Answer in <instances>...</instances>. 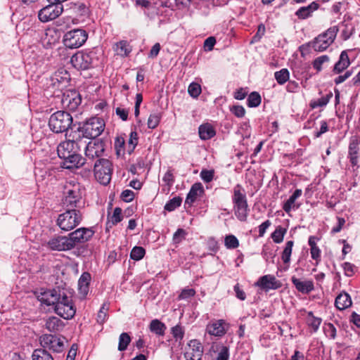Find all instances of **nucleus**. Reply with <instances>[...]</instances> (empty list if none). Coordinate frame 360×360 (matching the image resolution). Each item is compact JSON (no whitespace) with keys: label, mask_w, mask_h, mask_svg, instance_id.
Listing matches in <instances>:
<instances>
[{"label":"nucleus","mask_w":360,"mask_h":360,"mask_svg":"<svg viewBox=\"0 0 360 360\" xmlns=\"http://www.w3.org/2000/svg\"><path fill=\"white\" fill-rule=\"evenodd\" d=\"M68 139L61 142L57 147L58 157L63 160L61 165L63 168L72 169L85 165L84 159L78 153L81 150L82 141L75 140L70 136V132L65 134Z\"/></svg>","instance_id":"nucleus-1"},{"label":"nucleus","mask_w":360,"mask_h":360,"mask_svg":"<svg viewBox=\"0 0 360 360\" xmlns=\"http://www.w3.org/2000/svg\"><path fill=\"white\" fill-rule=\"evenodd\" d=\"M105 128V123L103 119L94 117L84 123H79L75 125L70 131V136L75 140L84 139H95L100 136Z\"/></svg>","instance_id":"nucleus-2"},{"label":"nucleus","mask_w":360,"mask_h":360,"mask_svg":"<svg viewBox=\"0 0 360 360\" xmlns=\"http://www.w3.org/2000/svg\"><path fill=\"white\" fill-rule=\"evenodd\" d=\"M232 202L237 219L245 221L250 210L245 189L240 184H236L233 188Z\"/></svg>","instance_id":"nucleus-3"},{"label":"nucleus","mask_w":360,"mask_h":360,"mask_svg":"<svg viewBox=\"0 0 360 360\" xmlns=\"http://www.w3.org/2000/svg\"><path fill=\"white\" fill-rule=\"evenodd\" d=\"M63 205L67 208L79 209L84 206L79 184L68 182L63 189Z\"/></svg>","instance_id":"nucleus-4"},{"label":"nucleus","mask_w":360,"mask_h":360,"mask_svg":"<svg viewBox=\"0 0 360 360\" xmlns=\"http://www.w3.org/2000/svg\"><path fill=\"white\" fill-rule=\"evenodd\" d=\"M77 125L73 124L72 115L67 111L58 110L53 113L49 120V127L54 133L67 132L68 129Z\"/></svg>","instance_id":"nucleus-5"},{"label":"nucleus","mask_w":360,"mask_h":360,"mask_svg":"<svg viewBox=\"0 0 360 360\" xmlns=\"http://www.w3.org/2000/svg\"><path fill=\"white\" fill-rule=\"evenodd\" d=\"M82 217L80 210L67 208L65 212L58 215L56 224L63 231H71L80 224Z\"/></svg>","instance_id":"nucleus-6"},{"label":"nucleus","mask_w":360,"mask_h":360,"mask_svg":"<svg viewBox=\"0 0 360 360\" xmlns=\"http://www.w3.org/2000/svg\"><path fill=\"white\" fill-rule=\"evenodd\" d=\"M338 32L337 26L330 27L323 33L318 35L314 39L308 43L315 51H323L334 41Z\"/></svg>","instance_id":"nucleus-7"},{"label":"nucleus","mask_w":360,"mask_h":360,"mask_svg":"<svg viewBox=\"0 0 360 360\" xmlns=\"http://www.w3.org/2000/svg\"><path fill=\"white\" fill-rule=\"evenodd\" d=\"M93 165L94 176L96 180L103 185H108L112 178V162L105 158L98 159Z\"/></svg>","instance_id":"nucleus-8"},{"label":"nucleus","mask_w":360,"mask_h":360,"mask_svg":"<svg viewBox=\"0 0 360 360\" xmlns=\"http://www.w3.org/2000/svg\"><path fill=\"white\" fill-rule=\"evenodd\" d=\"M82 146H84L85 158L84 162L89 164L86 161H96L98 159H103L105 151L104 142L100 139H94L86 143V141H82Z\"/></svg>","instance_id":"nucleus-9"},{"label":"nucleus","mask_w":360,"mask_h":360,"mask_svg":"<svg viewBox=\"0 0 360 360\" xmlns=\"http://www.w3.org/2000/svg\"><path fill=\"white\" fill-rule=\"evenodd\" d=\"M97 60L96 53L93 51H78L71 57L70 63L77 70H88L94 66Z\"/></svg>","instance_id":"nucleus-10"},{"label":"nucleus","mask_w":360,"mask_h":360,"mask_svg":"<svg viewBox=\"0 0 360 360\" xmlns=\"http://www.w3.org/2000/svg\"><path fill=\"white\" fill-rule=\"evenodd\" d=\"M88 34L83 29H74L67 32L63 36V44L69 49L82 46L87 40Z\"/></svg>","instance_id":"nucleus-11"},{"label":"nucleus","mask_w":360,"mask_h":360,"mask_svg":"<svg viewBox=\"0 0 360 360\" xmlns=\"http://www.w3.org/2000/svg\"><path fill=\"white\" fill-rule=\"evenodd\" d=\"M54 311L64 319H71L76 312L72 299L64 292H63L60 298L55 304Z\"/></svg>","instance_id":"nucleus-12"},{"label":"nucleus","mask_w":360,"mask_h":360,"mask_svg":"<svg viewBox=\"0 0 360 360\" xmlns=\"http://www.w3.org/2000/svg\"><path fill=\"white\" fill-rule=\"evenodd\" d=\"M49 4L40 9L38 12L39 20L42 22H47L55 20L61 15L63 11L62 4L49 2Z\"/></svg>","instance_id":"nucleus-13"},{"label":"nucleus","mask_w":360,"mask_h":360,"mask_svg":"<svg viewBox=\"0 0 360 360\" xmlns=\"http://www.w3.org/2000/svg\"><path fill=\"white\" fill-rule=\"evenodd\" d=\"M39 342L42 349H49L53 352L60 353L64 349L63 341L56 335L51 334H44L39 338Z\"/></svg>","instance_id":"nucleus-14"},{"label":"nucleus","mask_w":360,"mask_h":360,"mask_svg":"<svg viewBox=\"0 0 360 360\" xmlns=\"http://www.w3.org/2000/svg\"><path fill=\"white\" fill-rule=\"evenodd\" d=\"M204 348L196 339L190 340L185 347L184 356L186 360H202Z\"/></svg>","instance_id":"nucleus-15"},{"label":"nucleus","mask_w":360,"mask_h":360,"mask_svg":"<svg viewBox=\"0 0 360 360\" xmlns=\"http://www.w3.org/2000/svg\"><path fill=\"white\" fill-rule=\"evenodd\" d=\"M94 233V231L88 228H79L71 232L68 235V238L70 245H72V249L74 248L77 244L83 243L89 240Z\"/></svg>","instance_id":"nucleus-16"},{"label":"nucleus","mask_w":360,"mask_h":360,"mask_svg":"<svg viewBox=\"0 0 360 360\" xmlns=\"http://www.w3.org/2000/svg\"><path fill=\"white\" fill-rule=\"evenodd\" d=\"M35 294L37 300L41 302V304H45L46 306H55L57 301L59 300L60 296L62 295L60 291L56 289H41L40 291L36 292Z\"/></svg>","instance_id":"nucleus-17"},{"label":"nucleus","mask_w":360,"mask_h":360,"mask_svg":"<svg viewBox=\"0 0 360 360\" xmlns=\"http://www.w3.org/2000/svg\"><path fill=\"white\" fill-rule=\"evenodd\" d=\"M255 285L265 292H268L270 290H277L282 286L281 281L271 274L261 276Z\"/></svg>","instance_id":"nucleus-18"},{"label":"nucleus","mask_w":360,"mask_h":360,"mask_svg":"<svg viewBox=\"0 0 360 360\" xmlns=\"http://www.w3.org/2000/svg\"><path fill=\"white\" fill-rule=\"evenodd\" d=\"M46 246L53 251H66L72 249L68 236H58L51 238L46 243Z\"/></svg>","instance_id":"nucleus-19"},{"label":"nucleus","mask_w":360,"mask_h":360,"mask_svg":"<svg viewBox=\"0 0 360 360\" xmlns=\"http://www.w3.org/2000/svg\"><path fill=\"white\" fill-rule=\"evenodd\" d=\"M229 324L224 319L216 320L207 326V332L214 336L221 337L226 334Z\"/></svg>","instance_id":"nucleus-20"},{"label":"nucleus","mask_w":360,"mask_h":360,"mask_svg":"<svg viewBox=\"0 0 360 360\" xmlns=\"http://www.w3.org/2000/svg\"><path fill=\"white\" fill-rule=\"evenodd\" d=\"M82 98L77 91H70L63 95L62 103L69 110L75 111L81 104Z\"/></svg>","instance_id":"nucleus-21"},{"label":"nucleus","mask_w":360,"mask_h":360,"mask_svg":"<svg viewBox=\"0 0 360 360\" xmlns=\"http://www.w3.org/2000/svg\"><path fill=\"white\" fill-rule=\"evenodd\" d=\"M359 143L360 139L358 136H354L351 138L349 145L348 158L352 166H358Z\"/></svg>","instance_id":"nucleus-22"},{"label":"nucleus","mask_w":360,"mask_h":360,"mask_svg":"<svg viewBox=\"0 0 360 360\" xmlns=\"http://www.w3.org/2000/svg\"><path fill=\"white\" fill-rule=\"evenodd\" d=\"M204 193V188L201 183H195L191 188L188 193L187 194L185 205L191 206L196 200L197 198Z\"/></svg>","instance_id":"nucleus-23"},{"label":"nucleus","mask_w":360,"mask_h":360,"mask_svg":"<svg viewBox=\"0 0 360 360\" xmlns=\"http://www.w3.org/2000/svg\"><path fill=\"white\" fill-rule=\"evenodd\" d=\"M319 4L317 1H313L307 6L300 7L296 12L295 15L300 20H305L312 15L314 11L318 10Z\"/></svg>","instance_id":"nucleus-24"},{"label":"nucleus","mask_w":360,"mask_h":360,"mask_svg":"<svg viewBox=\"0 0 360 360\" xmlns=\"http://www.w3.org/2000/svg\"><path fill=\"white\" fill-rule=\"evenodd\" d=\"M291 281L296 289L303 294H308L314 289V283L311 281H302L299 278L292 276Z\"/></svg>","instance_id":"nucleus-25"},{"label":"nucleus","mask_w":360,"mask_h":360,"mask_svg":"<svg viewBox=\"0 0 360 360\" xmlns=\"http://www.w3.org/2000/svg\"><path fill=\"white\" fill-rule=\"evenodd\" d=\"M45 326L49 331L57 333L63 330L65 323L56 316H50L46 319Z\"/></svg>","instance_id":"nucleus-26"},{"label":"nucleus","mask_w":360,"mask_h":360,"mask_svg":"<svg viewBox=\"0 0 360 360\" xmlns=\"http://www.w3.org/2000/svg\"><path fill=\"white\" fill-rule=\"evenodd\" d=\"M350 65V60L346 51L341 52L338 61L335 64L333 72L335 74H340Z\"/></svg>","instance_id":"nucleus-27"},{"label":"nucleus","mask_w":360,"mask_h":360,"mask_svg":"<svg viewBox=\"0 0 360 360\" xmlns=\"http://www.w3.org/2000/svg\"><path fill=\"white\" fill-rule=\"evenodd\" d=\"M302 194V191L301 189H296L294 193L290 196V198L285 202L283 205V210L287 213L290 214L292 207H295L298 209L300 206V204L295 205L296 200L300 198Z\"/></svg>","instance_id":"nucleus-28"},{"label":"nucleus","mask_w":360,"mask_h":360,"mask_svg":"<svg viewBox=\"0 0 360 360\" xmlns=\"http://www.w3.org/2000/svg\"><path fill=\"white\" fill-rule=\"evenodd\" d=\"M91 280V276L89 272H84L79 278L78 288L79 293L83 296H86L88 294Z\"/></svg>","instance_id":"nucleus-29"},{"label":"nucleus","mask_w":360,"mask_h":360,"mask_svg":"<svg viewBox=\"0 0 360 360\" xmlns=\"http://www.w3.org/2000/svg\"><path fill=\"white\" fill-rule=\"evenodd\" d=\"M352 300L347 292H342L337 296L335 300V305L339 310H344L352 305Z\"/></svg>","instance_id":"nucleus-30"},{"label":"nucleus","mask_w":360,"mask_h":360,"mask_svg":"<svg viewBox=\"0 0 360 360\" xmlns=\"http://www.w3.org/2000/svg\"><path fill=\"white\" fill-rule=\"evenodd\" d=\"M200 138L202 140H208L216 134L215 130L210 124H202L198 128Z\"/></svg>","instance_id":"nucleus-31"},{"label":"nucleus","mask_w":360,"mask_h":360,"mask_svg":"<svg viewBox=\"0 0 360 360\" xmlns=\"http://www.w3.org/2000/svg\"><path fill=\"white\" fill-rule=\"evenodd\" d=\"M150 331L155 333L158 336H163L165 333L167 327L165 323L158 319H153L150 321L149 325Z\"/></svg>","instance_id":"nucleus-32"},{"label":"nucleus","mask_w":360,"mask_h":360,"mask_svg":"<svg viewBox=\"0 0 360 360\" xmlns=\"http://www.w3.org/2000/svg\"><path fill=\"white\" fill-rule=\"evenodd\" d=\"M306 321L307 326L312 329L311 332L316 333L319 328V326L322 322V319L314 316L312 311H308Z\"/></svg>","instance_id":"nucleus-33"},{"label":"nucleus","mask_w":360,"mask_h":360,"mask_svg":"<svg viewBox=\"0 0 360 360\" xmlns=\"http://www.w3.org/2000/svg\"><path fill=\"white\" fill-rule=\"evenodd\" d=\"M132 48L127 41L122 40L116 44L117 55L122 57L127 56L131 52Z\"/></svg>","instance_id":"nucleus-34"},{"label":"nucleus","mask_w":360,"mask_h":360,"mask_svg":"<svg viewBox=\"0 0 360 360\" xmlns=\"http://www.w3.org/2000/svg\"><path fill=\"white\" fill-rule=\"evenodd\" d=\"M70 4V9L78 15L85 16L89 13V8L82 2H71Z\"/></svg>","instance_id":"nucleus-35"},{"label":"nucleus","mask_w":360,"mask_h":360,"mask_svg":"<svg viewBox=\"0 0 360 360\" xmlns=\"http://www.w3.org/2000/svg\"><path fill=\"white\" fill-rule=\"evenodd\" d=\"M32 360H54L53 356L45 349H36L34 350Z\"/></svg>","instance_id":"nucleus-36"},{"label":"nucleus","mask_w":360,"mask_h":360,"mask_svg":"<svg viewBox=\"0 0 360 360\" xmlns=\"http://www.w3.org/2000/svg\"><path fill=\"white\" fill-rule=\"evenodd\" d=\"M293 245L294 242L292 240H289L285 243L281 255V259L284 264H288L290 263Z\"/></svg>","instance_id":"nucleus-37"},{"label":"nucleus","mask_w":360,"mask_h":360,"mask_svg":"<svg viewBox=\"0 0 360 360\" xmlns=\"http://www.w3.org/2000/svg\"><path fill=\"white\" fill-rule=\"evenodd\" d=\"M262 98L259 94L257 91L250 93L247 99V105L250 108H256L261 103Z\"/></svg>","instance_id":"nucleus-38"},{"label":"nucleus","mask_w":360,"mask_h":360,"mask_svg":"<svg viewBox=\"0 0 360 360\" xmlns=\"http://www.w3.org/2000/svg\"><path fill=\"white\" fill-rule=\"evenodd\" d=\"M274 77L277 82L282 85L288 81L290 78V72L288 69L283 68L281 70L274 72Z\"/></svg>","instance_id":"nucleus-39"},{"label":"nucleus","mask_w":360,"mask_h":360,"mask_svg":"<svg viewBox=\"0 0 360 360\" xmlns=\"http://www.w3.org/2000/svg\"><path fill=\"white\" fill-rule=\"evenodd\" d=\"M286 232V229L283 228L281 226L276 227L275 231L271 233V238L274 242L276 243H281L283 242L284 236Z\"/></svg>","instance_id":"nucleus-40"},{"label":"nucleus","mask_w":360,"mask_h":360,"mask_svg":"<svg viewBox=\"0 0 360 360\" xmlns=\"http://www.w3.org/2000/svg\"><path fill=\"white\" fill-rule=\"evenodd\" d=\"M122 219V209L120 207H115L113 214L110 217V220L107 222V226L111 227L120 222Z\"/></svg>","instance_id":"nucleus-41"},{"label":"nucleus","mask_w":360,"mask_h":360,"mask_svg":"<svg viewBox=\"0 0 360 360\" xmlns=\"http://www.w3.org/2000/svg\"><path fill=\"white\" fill-rule=\"evenodd\" d=\"M191 0H165L167 6L172 9L181 8L187 6Z\"/></svg>","instance_id":"nucleus-42"},{"label":"nucleus","mask_w":360,"mask_h":360,"mask_svg":"<svg viewBox=\"0 0 360 360\" xmlns=\"http://www.w3.org/2000/svg\"><path fill=\"white\" fill-rule=\"evenodd\" d=\"M131 342V338L127 333H122L119 338L118 350L123 352L127 349Z\"/></svg>","instance_id":"nucleus-43"},{"label":"nucleus","mask_w":360,"mask_h":360,"mask_svg":"<svg viewBox=\"0 0 360 360\" xmlns=\"http://www.w3.org/2000/svg\"><path fill=\"white\" fill-rule=\"evenodd\" d=\"M182 202V198L181 197H174L169 200L165 205V210L168 212H172L179 207Z\"/></svg>","instance_id":"nucleus-44"},{"label":"nucleus","mask_w":360,"mask_h":360,"mask_svg":"<svg viewBox=\"0 0 360 360\" xmlns=\"http://www.w3.org/2000/svg\"><path fill=\"white\" fill-rule=\"evenodd\" d=\"M138 144V134L134 131L130 133L129 139L127 146V152L131 154L135 149Z\"/></svg>","instance_id":"nucleus-45"},{"label":"nucleus","mask_w":360,"mask_h":360,"mask_svg":"<svg viewBox=\"0 0 360 360\" xmlns=\"http://www.w3.org/2000/svg\"><path fill=\"white\" fill-rule=\"evenodd\" d=\"M146 254V250L143 247L135 246L131 251L130 257L131 259L139 261Z\"/></svg>","instance_id":"nucleus-46"},{"label":"nucleus","mask_w":360,"mask_h":360,"mask_svg":"<svg viewBox=\"0 0 360 360\" xmlns=\"http://www.w3.org/2000/svg\"><path fill=\"white\" fill-rule=\"evenodd\" d=\"M224 245L227 249H235L239 246V241L233 235H228L225 237Z\"/></svg>","instance_id":"nucleus-47"},{"label":"nucleus","mask_w":360,"mask_h":360,"mask_svg":"<svg viewBox=\"0 0 360 360\" xmlns=\"http://www.w3.org/2000/svg\"><path fill=\"white\" fill-rule=\"evenodd\" d=\"M108 304L103 303L97 314V322L98 323L103 324L105 321L108 317Z\"/></svg>","instance_id":"nucleus-48"},{"label":"nucleus","mask_w":360,"mask_h":360,"mask_svg":"<svg viewBox=\"0 0 360 360\" xmlns=\"http://www.w3.org/2000/svg\"><path fill=\"white\" fill-rule=\"evenodd\" d=\"M201 86L199 84L196 82H192L189 84L188 92L191 97L194 98H198L201 94Z\"/></svg>","instance_id":"nucleus-49"},{"label":"nucleus","mask_w":360,"mask_h":360,"mask_svg":"<svg viewBox=\"0 0 360 360\" xmlns=\"http://www.w3.org/2000/svg\"><path fill=\"white\" fill-rule=\"evenodd\" d=\"M160 119L161 115L160 113L150 114L148 120V127L152 129L156 128L160 123Z\"/></svg>","instance_id":"nucleus-50"},{"label":"nucleus","mask_w":360,"mask_h":360,"mask_svg":"<svg viewBox=\"0 0 360 360\" xmlns=\"http://www.w3.org/2000/svg\"><path fill=\"white\" fill-rule=\"evenodd\" d=\"M323 332L326 337L334 340L336 338V328L331 323H325L323 326Z\"/></svg>","instance_id":"nucleus-51"},{"label":"nucleus","mask_w":360,"mask_h":360,"mask_svg":"<svg viewBox=\"0 0 360 360\" xmlns=\"http://www.w3.org/2000/svg\"><path fill=\"white\" fill-rule=\"evenodd\" d=\"M135 6L140 8L146 15H148L147 11L153 8V4L148 0H136Z\"/></svg>","instance_id":"nucleus-52"},{"label":"nucleus","mask_w":360,"mask_h":360,"mask_svg":"<svg viewBox=\"0 0 360 360\" xmlns=\"http://www.w3.org/2000/svg\"><path fill=\"white\" fill-rule=\"evenodd\" d=\"M186 234L187 233L184 229H178L173 235V243L175 245L179 244L183 240L185 239Z\"/></svg>","instance_id":"nucleus-53"},{"label":"nucleus","mask_w":360,"mask_h":360,"mask_svg":"<svg viewBox=\"0 0 360 360\" xmlns=\"http://www.w3.org/2000/svg\"><path fill=\"white\" fill-rule=\"evenodd\" d=\"M328 60L329 57L326 55L319 56L314 60L313 66L318 72H319L322 69V65Z\"/></svg>","instance_id":"nucleus-54"},{"label":"nucleus","mask_w":360,"mask_h":360,"mask_svg":"<svg viewBox=\"0 0 360 360\" xmlns=\"http://www.w3.org/2000/svg\"><path fill=\"white\" fill-rule=\"evenodd\" d=\"M214 174V170L202 169L200 172V176L205 183H209L212 181Z\"/></svg>","instance_id":"nucleus-55"},{"label":"nucleus","mask_w":360,"mask_h":360,"mask_svg":"<svg viewBox=\"0 0 360 360\" xmlns=\"http://www.w3.org/2000/svg\"><path fill=\"white\" fill-rule=\"evenodd\" d=\"M172 333L176 340H182L184 335V330L181 326L176 325L172 328Z\"/></svg>","instance_id":"nucleus-56"},{"label":"nucleus","mask_w":360,"mask_h":360,"mask_svg":"<svg viewBox=\"0 0 360 360\" xmlns=\"http://www.w3.org/2000/svg\"><path fill=\"white\" fill-rule=\"evenodd\" d=\"M342 268L344 269L345 275L346 276L351 277L354 274L356 266L349 262H345L342 264Z\"/></svg>","instance_id":"nucleus-57"},{"label":"nucleus","mask_w":360,"mask_h":360,"mask_svg":"<svg viewBox=\"0 0 360 360\" xmlns=\"http://www.w3.org/2000/svg\"><path fill=\"white\" fill-rule=\"evenodd\" d=\"M195 294V291L193 288L184 289L179 294V300H187L193 297Z\"/></svg>","instance_id":"nucleus-58"},{"label":"nucleus","mask_w":360,"mask_h":360,"mask_svg":"<svg viewBox=\"0 0 360 360\" xmlns=\"http://www.w3.org/2000/svg\"><path fill=\"white\" fill-rule=\"evenodd\" d=\"M229 347L226 346H221L216 360H229Z\"/></svg>","instance_id":"nucleus-59"},{"label":"nucleus","mask_w":360,"mask_h":360,"mask_svg":"<svg viewBox=\"0 0 360 360\" xmlns=\"http://www.w3.org/2000/svg\"><path fill=\"white\" fill-rule=\"evenodd\" d=\"M231 112L237 117H243L245 114V110L242 105H233Z\"/></svg>","instance_id":"nucleus-60"},{"label":"nucleus","mask_w":360,"mask_h":360,"mask_svg":"<svg viewBox=\"0 0 360 360\" xmlns=\"http://www.w3.org/2000/svg\"><path fill=\"white\" fill-rule=\"evenodd\" d=\"M121 198L127 202L132 201L134 198V193L129 189L124 190L121 193Z\"/></svg>","instance_id":"nucleus-61"},{"label":"nucleus","mask_w":360,"mask_h":360,"mask_svg":"<svg viewBox=\"0 0 360 360\" xmlns=\"http://www.w3.org/2000/svg\"><path fill=\"white\" fill-rule=\"evenodd\" d=\"M216 44V39L214 37L207 38L204 41V49L207 51H210L213 49Z\"/></svg>","instance_id":"nucleus-62"},{"label":"nucleus","mask_w":360,"mask_h":360,"mask_svg":"<svg viewBox=\"0 0 360 360\" xmlns=\"http://www.w3.org/2000/svg\"><path fill=\"white\" fill-rule=\"evenodd\" d=\"M207 246L210 250L214 252H217L219 248L218 241L213 237L208 238Z\"/></svg>","instance_id":"nucleus-63"},{"label":"nucleus","mask_w":360,"mask_h":360,"mask_svg":"<svg viewBox=\"0 0 360 360\" xmlns=\"http://www.w3.org/2000/svg\"><path fill=\"white\" fill-rule=\"evenodd\" d=\"M116 115L123 121L127 120L129 110L122 108H117L115 110Z\"/></svg>","instance_id":"nucleus-64"}]
</instances>
